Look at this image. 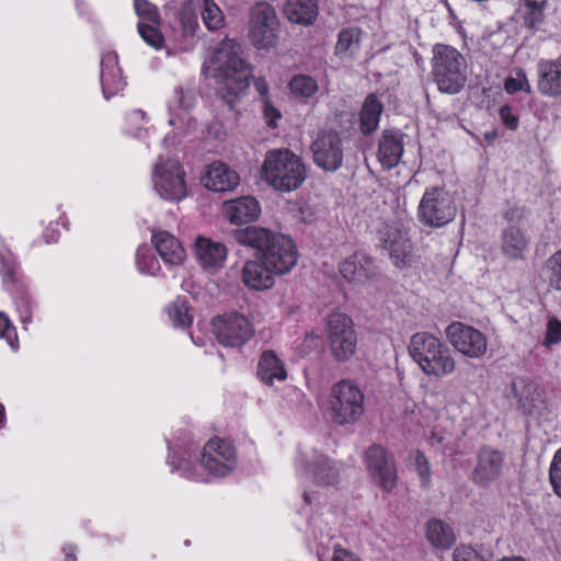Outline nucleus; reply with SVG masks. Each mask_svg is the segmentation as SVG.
Segmentation results:
<instances>
[{"mask_svg":"<svg viewBox=\"0 0 561 561\" xmlns=\"http://www.w3.org/2000/svg\"><path fill=\"white\" fill-rule=\"evenodd\" d=\"M263 103V112L267 121V125L271 127H276V121L280 117V112L275 106H273L270 99L264 100Z\"/></svg>","mask_w":561,"mask_h":561,"instance_id":"6e6d98bb","label":"nucleus"},{"mask_svg":"<svg viewBox=\"0 0 561 561\" xmlns=\"http://www.w3.org/2000/svg\"><path fill=\"white\" fill-rule=\"evenodd\" d=\"M331 419L339 425L356 423L364 414V394L348 380L333 386L330 400Z\"/></svg>","mask_w":561,"mask_h":561,"instance_id":"0eeeda50","label":"nucleus"},{"mask_svg":"<svg viewBox=\"0 0 561 561\" xmlns=\"http://www.w3.org/2000/svg\"><path fill=\"white\" fill-rule=\"evenodd\" d=\"M367 469L374 482L385 491L397 484V470L393 457L379 445L370 446L365 454Z\"/></svg>","mask_w":561,"mask_h":561,"instance_id":"4468645a","label":"nucleus"},{"mask_svg":"<svg viewBox=\"0 0 561 561\" xmlns=\"http://www.w3.org/2000/svg\"><path fill=\"white\" fill-rule=\"evenodd\" d=\"M289 88L293 94L306 99L316 93L318 84L309 76H296L291 79Z\"/></svg>","mask_w":561,"mask_h":561,"instance_id":"79ce46f5","label":"nucleus"},{"mask_svg":"<svg viewBox=\"0 0 561 561\" xmlns=\"http://www.w3.org/2000/svg\"><path fill=\"white\" fill-rule=\"evenodd\" d=\"M529 8L528 13L524 16V24L528 28H535L543 20L542 10L546 5H527Z\"/></svg>","mask_w":561,"mask_h":561,"instance_id":"3c124183","label":"nucleus"},{"mask_svg":"<svg viewBox=\"0 0 561 561\" xmlns=\"http://www.w3.org/2000/svg\"><path fill=\"white\" fill-rule=\"evenodd\" d=\"M446 335L450 344L461 354L479 358L488 350L486 337L479 330L465 325L461 322H453L446 329Z\"/></svg>","mask_w":561,"mask_h":561,"instance_id":"ddd939ff","label":"nucleus"},{"mask_svg":"<svg viewBox=\"0 0 561 561\" xmlns=\"http://www.w3.org/2000/svg\"><path fill=\"white\" fill-rule=\"evenodd\" d=\"M188 300L184 296H178L165 307V312L172 325L179 329H188L193 322Z\"/></svg>","mask_w":561,"mask_h":561,"instance_id":"7c9ffc66","label":"nucleus"},{"mask_svg":"<svg viewBox=\"0 0 561 561\" xmlns=\"http://www.w3.org/2000/svg\"><path fill=\"white\" fill-rule=\"evenodd\" d=\"M134 10L139 22L161 24L158 7L149 0H134Z\"/></svg>","mask_w":561,"mask_h":561,"instance_id":"58836bf2","label":"nucleus"},{"mask_svg":"<svg viewBox=\"0 0 561 561\" xmlns=\"http://www.w3.org/2000/svg\"><path fill=\"white\" fill-rule=\"evenodd\" d=\"M314 163L324 171H336L343 163V144L339 133L321 131L310 146Z\"/></svg>","mask_w":561,"mask_h":561,"instance_id":"f8f14e48","label":"nucleus"},{"mask_svg":"<svg viewBox=\"0 0 561 561\" xmlns=\"http://www.w3.org/2000/svg\"><path fill=\"white\" fill-rule=\"evenodd\" d=\"M360 38V31L358 28H344L339 34V39L335 46L337 54H353L358 49Z\"/></svg>","mask_w":561,"mask_h":561,"instance_id":"4c0bfd02","label":"nucleus"},{"mask_svg":"<svg viewBox=\"0 0 561 561\" xmlns=\"http://www.w3.org/2000/svg\"><path fill=\"white\" fill-rule=\"evenodd\" d=\"M193 253L204 270L210 268V238L198 236L193 244Z\"/></svg>","mask_w":561,"mask_h":561,"instance_id":"c03bdc74","label":"nucleus"},{"mask_svg":"<svg viewBox=\"0 0 561 561\" xmlns=\"http://www.w3.org/2000/svg\"><path fill=\"white\" fill-rule=\"evenodd\" d=\"M432 75L440 92L456 94L466 85V58L453 46L437 44L433 48Z\"/></svg>","mask_w":561,"mask_h":561,"instance_id":"20e7f679","label":"nucleus"},{"mask_svg":"<svg viewBox=\"0 0 561 561\" xmlns=\"http://www.w3.org/2000/svg\"><path fill=\"white\" fill-rule=\"evenodd\" d=\"M340 273L351 283H364L375 276L374 262L366 254L357 252L341 264Z\"/></svg>","mask_w":561,"mask_h":561,"instance_id":"4be33fe9","label":"nucleus"},{"mask_svg":"<svg viewBox=\"0 0 561 561\" xmlns=\"http://www.w3.org/2000/svg\"><path fill=\"white\" fill-rule=\"evenodd\" d=\"M415 462H416V468H417L419 474L421 477L422 485L427 488L431 484L430 463H428L426 457L421 453H417Z\"/></svg>","mask_w":561,"mask_h":561,"instance_id":"603ef678","label":"nucleus"},{"mask_svg":"<svg viewBox=\"0 0 561 561\" xmlns=\"http://www.w3.org/2000/svg\"><path fill=\"white\" fill-rule=\"evenodd\" d=\"M280 21L275 8L267 1H256L249 9L248 37L257 49L275 47Z\"/></svg>","mask_w":561,"mask_h":561,"instance_id":"423d86ee","label":"nucleus"},{"mask_svg":"<svg viewBox=\"0 0 561 561\" xmlns=\"http://www.w3.org/2000/svg\"><path fill=\"white\" fill-rule=\"evenodd\" d=\"M238 243L251 247L260 254V260L267 264L275 274L289 272L297 263V251L293 240L284 234L259 227L248 226L234 231Z\"/></svg>","mask_w":561,"mask_h":561,"instance_id":"f03ea898","label":"nucleus"},{"mask_svg":"<svg viewBox=\"0 0 561 561\" xmlns=\"http://www.w3.org/2000/svg\"><path fill=\"white\" fill-rule=\"evenodd\" d=\"M243 48L233 38H224L213 50V77L218 99L232 108L245 94L250 79L251 66L243 57Z\"/></svg>","mask_w":561,"mask_h":561,"instance_id":"f257e3e1","label":"nucleus"},{"mask_svg":"<svg viewBox=\"0 0 561 561\" xmlns=\"http://www.w3.org/2000/svg\"><path fill=\"white\" fill-rule=\"evenodd\" d=\"M512 392L518 400L519 409L524 413L531 414L542 403L541 392L538 386L524 378H516L512 382Z\"/></svg>","mask_w":561,"mask_h":561,"instance_id":"b1692460","label":"nucleus"},{"mask_svg":"<svg viewBox=\"0 0 561 561\" xmlns=\"http://www.w3.org/2000/svg\"><path fill=\"white\" fill-rule=\"evenodd\" d=\"M545 268L549 273V285L561 290V250L552 254L546 262Z\"/></svg>","mask_w":561,"mask_h":561,"instance_id":"a18cd8bd","label":"nucleus"},{"mask_svg":"<svg viewBox=\"0 0 561 561\" xmlns=\"http://www.w3.org/2000/svg\"><path fill=\"white\" fill-rule=\"evenodd\" d=\"M16 310L23 324L31 323L33 320L34 301L26 291H18L14 297Z\"/></svg>","mask_w":561,"mask_h":561,"instance_id":"37998d69","label":"nucleus"},{"mask_svg":"<svg viewBox=\"0 0 561 561\" xmlns=\"http://www.w3.org/2000/svg\"><path fill=\"white\" fill-rule=\"evenodd\" d=\"M500 116L503 124L510 129H516L518 125V117L513 114L512 108L508 105H504L500 108Z\"/></svg>","mask_w":561,"mask_h":561,"instance_id":"4d7b16f0","label":"nucleus"},{"mask_svg":"<svg viewBox=\"0 0 561 561\" xmlns=\"http://www.w3.org/2000/svg\"><path fill=\"white\" fill-rule=\"evenodd\" d=\"M454 561H484L473 548L460 546L454 551Z\"/></svg>","mask_w":561,"mask_h":561,"instance_id":"864d4df0","label":"nucleus"},{"mask_svg":"<svg viewBox=\"0 0 561 561\" xmlns=\"http://www.w3.org/2000/svg\"><path fill=\"white\" fill-rule=\"evenodd\" d=\"M526 5H546L548 0H524Z\"/></svg>","mask_w":561,"mask_h":561,"instance_id":"774afa93","label":"nucleus"},{"mask_svg":"<svg viewBox=\"0 0 561 561\" xmlns=\"http://www.w3.org/2000/svg\"><path fill=\"white\" fill-rule=\"evenodd\" d=\"M174 102L184 111H191L197 104V91L193 84L179 85L174 90Z\"/></svg>","mask_w":561,"mask_h":561,"instance_id":"ea45409f","label":"nucleus"},{"mask_svg":"<svg viewBox=\"0 0 561 561\" xmlns=\"http://www.w3.org/2000/svg\"><path fill=\"white\" fill-rule=\"evenodd\" d=\"M213 332L219 344L238 347L253 336L254 329L244 316L228 312L213 319Z\"/></svg>","mask_w":561,"mask_h":561,"instance_id":"9b49d317","label":"nucleus"},{"mask_svg":"<svg viewBox=\"0 0 561 561\" xmlns=\"http://www.w3.org/2000/svg\"><path fill=\"white\" fill-rule=\"evenodd\" d=\"M456 205L449 194L442 188L426 191L419 205V218L428 227L439 228L456 216Z\"/></svg>","mask_w":561,"mask_h":561,"instance_id":"9d476101","label":"nucleus"},{"mask_svg":"<svg viewBox=\"0 0 561 561\" xmlns=\"http://www.w3.org/2000/svg\"><path fill=\"white\" fill-rule=\"evenodd\" d=\"M426 537L435 548L443 550L449 549L455 541L450 526L439 519L427 522Z\"/></svg>","mask_w":561,"mask_h":561,"instance_id":"2f4dec72","label":"nucleus"},{"mask_svg":"<svg viewBox=\"0 0 561 561\" xmlns=\"http://www.w3.org/2000/svg\"><path fill=\"white\" fill-rule=\"evenodd\" d=\"M504 462V451L489 445L481 446L477 451L476 466L471 473L472 482L482 488L489 486L501 477Z\"/></svg>","mask_w":561,"mask_h":561,"instance_id":"2eb2a0df","label":"nucleus"},{"mask_svg":"<svg viewBox=\"0 0 561 561\" xmlns=\"http://www.w3.org/2000/svg\"><path fill=\"white\" fill-rule=\"evenodd\" d=\"M274 271L261 261H248L242 270L243 283L253 289L263 290L273 285Z\"/></svg>","mask_w":561,"mask_h":561,"instance_id":"a878e982","label":"nucleus"},{"mask_svg":"<svg viewBox=\"0 0 561 561\" xmlns=\"http://www.w3.org/2000/svg\"><path fill=\"white\" fill-rule=\"evenodd\" d=\"M136 265L141 274L154 276L160 271V263L148 245L138 247L136 251Z\"/></svg>","mask_w":561,"mask_h":561,"instance_id":"c9c22d12","label":"nucleus"},{"mask_svg":"<svg viewBox=\"0 0 561 561\" xmlns=\"http://www.w3.org/2000/svg\"><path fill=\"white\" fill-rule=\"evenodd\" d=\"M379 234L383 249L389 252L397 267L403 268L413 262V247L407 231L397 227L386 226L379 231Z\"/></svg>","mask_w":561,"mask_h":561,"instance_id":"f3484780","label":"nucleus"},{"mask_svg":"<svg viewBox=\"0 0 561 561\" xmlns=\"http://www.w3.org/2000/svg\"><path fill=\"white\" fill-rule=\"evenodd\" d=\"M237 466L236 447L230 440L213 438V477H225Z\"/></svg>","mask_w":561,"mask_h":561,"instance_id":"5701e85b","label":"nucleus"},{"mask_svg":"<svg viewBox=\"0 0 561 561\" xmlns=\"http://www.w3.org/2000/svg\"><path fill=\"white\" fill-rule=\"evenodd\" d=\"M225 26V15L222 11L213 2V30Z\"/></svg>","mask_w":561,"mask_h":561,"instance_id":"052dcab7","label":"nucleus"},{"mask_svg":"<svg viewBox=\"0 0 561 561\" xmlns=\"http://www.w3.org/2000/svg\"><path fill=\"white\" fill-rule=\"evenodd\" d=\"M561 341V322L552 318L548 322L545 344H557Z\"/></svg>","mask_w":561,"mask_h":561,"instance_id":"5fc2aeb1","label":"nucleus"},{"mask_svg":"<svg viewBox=\"0 0 561 561\" xmlns=\"http://www.w3.org/2000/svg\"><path fill=\"white\" fill-rule=\"evenodd\" d=\"M325 333L332 355L339 362L348 360L356 351L357 335L353 320L345 313L333 312L328 316Z\"/></svg>","mask_w":561,"mask_h":561,"instance_id":"6e6552de","label":"nucleus"},{"mask_svg":"<svg viewBox=\"0 0 561 561\" xmlns=\"http://www.w3.org/2000/svg\"><path fill=\"white\" fill-rule=\"evenodd\" d=\"M151 242L165 264L180 265L185 259V250L180 240L165 230H153Z\"/></svg>","mask_w":561,"mask_h":561,"instance_id":"412c9836","label":"nucleus"},{"mask_svg":"<svg viewBox=\"0 0 561 561\" xmlns=\"http://www.w3.org/2000/svg\"><path fill=\"white\" fill-rule=\"evenodd\" d=\"M549 480L553 492L561 499V448L557 450L551 461Z\"/></svg>","mask_w":561,"mask_h":561,"instance_id":"49530a36","label":"nucleus"},{"mask_svg":"<svg viewBox=\"0 0 561 561\" xmlns=\"http://www.w3.org/2000/svg\"><path fill=\"white\" fill-rule=\"evenodd\" d=\"M64 561H77L78 548L73 543H66L62 546Z\"/></svg>","mask_w":561,"mask_h":561,"instance_id":"680f3d73","label":"nucleus"},{"mask_svg":"<svg viewBox=\"0 0 561 561\" xmlns=\"http://www.w3.org/2000/svg\"><path fill=\"white\" fill-rule=\"evenodd\" d=\"M198 3L193 0H186L182 3L178 19L182 26L184 36H193L198 28Z\"/></svg>","mask_w":561,"mask_h":561,"instance_id":"f704fd0d","label":"nucleus"},{"mask_svg":"<svg viewBox=\"0 0 561 561\" xmlns=\"http://www.w3.org/2000/svg\"><path fill=\"white\" fill-rule=\"evenodd\" d=\"M152 181L154 190L165 201L180 202L187 195L185 171L178 160L160 158Z\"/></svg>","mask_w":561,"mask_h":561,"instance_id":"1a4fd4ad","label":"nucleus"},{"mask_svg":"<svg viewBox=\"0 0 561 561\" xmlns=\"http://www.w3.org/2000/svg\"><path fill=\"white\" fill-rule=\"evenodd\" d=\"M306 471L313 483L320 486H335L340 483L341 474L336 462L325 455H317L306 462Z\"/></svg>","mask_w":561,"mask_h":561,"instance_id":"aec40b11","label":"nucleus"},{"mask_svg":"<svg viewBox=\"0 0 561 561\" xmlns=\"http://www.w3.org/2000/svg\"><path fill=\"white\" fill-rule=\"evenodd\" d=\"M527 240L519 228L510 227L503 234V251L511 259H520L527 249Z\"/></svg>","mask_w":561,"mask_h":561,"instance_id":"72a5a7b5","label":"nucleus"},{"mask_svg":"<svg viewBox=\"0 0 561 561\" xmlns=\"http://www.w3.org/2000/svg\"><path fill=\"white\" fill-rule=\"evenodd\" d=\"M0 337L4 339L12 348L18 347L16 330L2 312H0Z\"/></svg>","mask_w":561,"mask_h":561,"instance_id":"8fccbe9b","label":"nucleus"},{"mask_svg":"<svg viewBox=\"0 0 561 561\" xmlns=\"http://www.w3.org/2000/svg\"><path fill=\"white\" fill-rule=\"evenodd\" d=\"M254 87H255L256 91L260 93V95L262 96L263 101L268 99V95H267L268 94V85H267V82L263 78H257L254 81Z\"/></svg>","mask_w":561,"mask_h":561,"instance_id":"0e129e2a","label":"nucleus"},{"mask_svg":"<svg viewBox=\"0 0 561 561\" xmlns=\"http://www.w3.org/2000/svg\"><path fill=\"white\" fill-rule=\"evenodd\" d=\"M160 25L147 22L137 23V31L142 41L157 50L164 46V36L160 31Z\"/></svg>","mask_w":561,"mask_h":561,"instance_id":"e433bc0d","label":"nucleus"},{"mask_svg":"<svg viewBox=\"0 0 561 561\" xmlns=\"http://www.w3.org/2000/svg\"><path fill=\"white\" fill-rule=\"evenodd\" d=\"M284 14L291 23L310 25L318 16V0H287Z\"/></svg>","mask_w":561,"mask_h":561,"instance_id":"bb28decb","label":"nucleus"},{"mask_svg":"<svg viewBox=\"0 0 561 561\" xmlns=\"http://www.w3.org/2000/svg\"><path fill=\"white\" fill-rule=\"evenodd\" d=\"M191 339L196 346H206L210 341V320H199L197 322L196 329L191 333Z\"/></svg>","mask_w":561,"mask_h":561,"instance_id":"de8ad7c7","label":"nucleus"},{"mask_svg":"<svg viewBox=\"0 0 561 561\" xmlns=\"http://www.w3.org/2000/svg\"><path fill=\"white\" fill-rule=\"evenodd\" d=\"M257 376L265 385L273 386L275 380L284 381L287 378V371L273 351H265L259 360Z\"/></svg>","mask_w":561,"mask_h":561,"instance_id":"cd10ccee","label":"nucleus"},{"mask_svg":"<svg viewBox=\"0 0 561 561\" xmlns=\"http://www.w3.org/2000/svg\"><path fill=\"white\" fill-rule=\"evenodd\" d=\"M201 184L210 190V163H205L201 171Z\"/></svg>","mask_w":561,"mask_h":561,"instance_id":"e2e57ef3","label":"nucleus"},{"mask_svg":"<svg viewBox=\"0 0 561 561\" xmlns=\"http://www.w3.org/2000/svg\"><path fill=\"white\" fill-rule=\"evenodd\" d=\"M204 25L210 31V0H204V11L202 13Z\"/></svg>","mask_w":561,"mask_h":561,"instance_id":"69168bd1","label":"nucleus"},{"mask_svg":"<svg viewBox=\"0 0 561 561\" xmlns=\"http://www.w3.org/2000/svg\"><path fill=\"white\" fill-rule=\"evenodd\" d=\"M240 183L239 174L222 162H213V192H230Z\"/></svg>","mask_w":561,"mask_h":561,"instance_id":"c756f323","label":"nucleus"},{"mask_svg":"<svg viewBox=\"0 0 561 561\" xmlns=\"http://www.w3.org/2000/svg\"><path fill=\"white\" fill-rule=\"evenodd\" d=\"M504 88L507 93H515L517 91H525L526 93L531 92V87L523 70H518L516 77L507 78Z\"/></svg>","mask_w":561,"mask_h":561,"instance_id":"09e8293b","label":"nucleus"},{"mask_svg":"<svg viewBox=\"0 0 561 561\" xmlns=\"http://www.w3.org/2000/svg\"><path fill=\"white\" fill-rule=\"evenodd\" d=\"M0 277L5 285L19 280V265L11 253H0Z\"/></svg>","mask_w":561,"mask_h":561,"instance_id":"a19ab883","label":"nucleus"},{"mask_svg":"<svg viewBox=\"0 0 561 561\" xmlns=\"http://www.w3.org/2000/svg\"><path fill=\"white\" fill-rule=\"evenodd\" d=\"M222 216L232 225L256 220L261 215L259 202L253 196H242L222 203Z\"/></svg>","mask_w":561,"mask_h":561,"instance_id":"a211bd4d","label":"nucleus"},{"mask_svg":"<svg viewBox=\"0 0 561 561\" xmlns=\"http://www.w3.org/2000/svg\"><path fill=\"white\" fill-rule=\"evenodd\" d=\"M497 137V131L496 129H493L491 131H486L484 134V139L489 142L493 141L495 138Z\"/></svg>","mask_w":561,"mask_h":561,"instance_id":"338daca9","label":"nucleus"},{"mask_svg":"<svg viewBox=\"0 0 561 561\" xmlns=\"http://www.w3.org/2000/svg\"><path fill=\"white\" fill-rule=\"evenodd\" d=\"M538 90L548 96L561 95V61H541L538 66Z\"/></svg>","mask_w":561,"mask_h":561,"instance_id":"393cba45","label":"nucleus"},{"mask_svg":"<svg viewBox=\"0 0 561 561\" xmlns=\"http://www.w3.org/2000/svg\"><path fill=\"white\" fill-rule=\"evenodd\" d=\"M210 439L199 447L191 443L184 449V457L175 465L176 469L184 470L188 479L198 482H208L210 479Z\"/></svg>","mask_w":561,"mask_h":561,"instance_id":"dca6fc26","label":"nucleus"},{"mask_svg":"<svg viewBox=\"0 0 561 561\" xmlns=\"http://www.w3.org/2000/svg\"><path fill=\"white\" fill-rule=\"evenodd\" d=\"M332 561H360L356 556L343 548H335Z\"/></svg>","mask_w":561,"mask_h":561,"instance_id":"bf43d9fd","label":"nucleus"},{"mask_svg":"<svg viewBox=\"0 0 561 561\" xmlns=\"http://www.w3.org/2000/svg\"><path fill=\"white\" fill-rule=\"evenodd\" d=\"M383 106L375 94H369L360 111V130L370 134L377 129Z\"/></svg>","mask_w":561,"mask_h":561,"instance_id":"473e14b6","label":"nucleus"},{"mask_svg":"<svg viewBox=\"0 0 561 561\" xmlns=\"http://www.w3.org/2000/svg\"><path fill=\"white\" fill-rule=\"evenodd\" d=\"M403 153L401 135L394 131L386 130L379 142V160L381 164L391 169L396 167Z\"/></svg>","mask_w":561,"mask_h":561,"instance_id":"c85d7f7f","label":"nucleus"},{"mask_svg":"<svg viewBox=\"0 0 561 561\" xmlns=\"http://www.w3.org/2000/svg\"><path fill=\"white\" fill-rule=\"evenodd\" d=\"M262 170L265 181L282 192L297 190L307 176L302 160L287 149L270 151Z\"/></svg>","mask_w":561,"mask_h":561,"instance_id":"39448f33","label":"nucleus"},{"mask_svg":"<svg viewBox=\"0 0 561 561\" xmlns=\"http://www.w3.org/2000/svg\"><path fill=\"white\" fill-rule=\"evenodd\" d=\"M409 353L426 375L443 377L450 375L456 368L449 347L427 332L412 335Z\"/></svg>","mask_w":561,"mask_h":561,"instance_id":"7ed1b4c3","label":"nucleus"},{"mask_svg":"<svg viewBox=\"0 0 561 561\" xmlns=\"http://www.w3.org/2000/svg\"><path fill=\"white\" fill-rule=\"evenodd\" d=\"M100 79L103 95L107 100L124 90L126 81L118 66L116 53L107 51L102 55Z\"/></svg>","mask_w":561,"mask_h":561,"instance_id":"6ab92c4d","label":"nucleus"},{"mask_svg":"<svg viewBox=\"0 0 561 561\" xmlns=\"http://www.w3.org/2000/svg\"><path fill=\"white\" fill-rule=\"evenodd\" d=\"M227 248L222 243L213 242V267L221 265L227 257Z\"/></svg>","mask_w":561,"mask_h":561,"instance_id":"13d9d810","label":"nucleus"}]
</instances>
